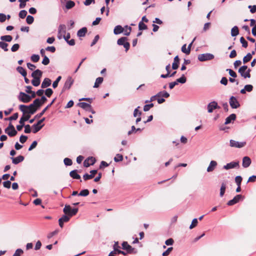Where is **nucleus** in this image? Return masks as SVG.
I'll return each instance as SVG.
<instances>
[{
	"label": "nucleus",
	"mask_w": 256,
	"mask_h": 256,
	"mask_svg": "<svg viewBox=\"0 0 256 256\" xmlns=\"http://www.w3.org/2000/svg\"><path fill=\"white\" fill-rule=\"evenodd\" d=\"M28 106L20 104L19 106V109L22 112L23 114H29L30 116L31 115L34 114L38 110L35 107L29 108Z\"/></svg>",
	"instance_id": "f257e3e1"
},
{
	"label": "nucleus",
	"mask_w": 256,
	"mask_h": 256,
	"mask_svg": "<svg viewBox=\"0 0 256 256\" xmlns=\"http://www.w3.org/2000/svg\"><path fill=\"white\" fill-rule=\"evenodd\" d=\"M78 208H73L68 204H66L64 208L63 209V212L64 214L68 216L72 217L75 216L78 212Z\"/></svg>",
	"instance_id": "f03ea898"
},
{
	"label": "nucleus",
	"mask_w": 256,
	"mask_h": 256,
	"mask_svg": "<svg viewBox=\"0 0 256 256\" xmlns=\"http://www.w3.org/2000/svg\"><path fill=\"white\" fill-rule=\"evenodd\" d=\"M126 40H128V38L124 36L120 38L117 40V44L119 46H123L126 52H127L130 48V44Z\"/></svg>",
	"instance_id": "7ed1b4c3"
},
{
	"label": "nucleus",
	"mask_w": 256,
	"mask_h": 256,
	"mask_svg": "<svg viewBox=\"0 0 256 256\" xmlns=\"http://www.w3.org/2000/svg\"><path fill=\"white\" fill-rule=\"evenodd\" d=\"M122 248L126 250L128 254L136 253V249L130 246L127 242H123L122 244Z\"/></svg>",
	"instance_id": "20e7f679"
},
{
	"label": "nucleus",
	"mask_w": 256,
	"mask_h": 256,
	"mask_svg": "<svg viewBox=\"0 0 256 256\" xmlns=\"http://www.w3.org/2000/svg\"><path fill=\"white\" fill-rule=\"evenodd\" d=\"M214 55L210 53L200 54L198 56V60L200 62H205L214 59Z\"/></svg>",
	"instance_id": "39448f33"
},
{
	"label": "nucleus",
	"mask_w": 256,
	"mask_h": 256,
	"mask_svg": "<svg viewBox=\"0 0 256 256\" xmlns=\"http://www.w3.org/2000/svg\"><path fill=\"white\" fill-rule=\"evenodd\" d=\"M18 100L24 103H28L31 101L30 96L20 92L18 96Z\"/></svg>",
	"instance_id": "423d86ee"
},
{
	"label": "nucleus",
	"mask_w": 256,
	"mask_h": 256,
	"mask_svg": "<svg viewBox=\"0 0 256 256\" xmlns=\"http://www.w3.org/2000/svg\"><path fill=\"white\" fill-rule=\"evenodd\" d=\"M246 145V142H239L238 141H236L233 140H230V146L231 147L236 148H242L244 147Z\"/></svg>",
	"instance_id": "0eeeda50"
},
{
	"label": "nucleus",
	"mask_w": 256,
	"mask_h": 256,
	"mask_svg": "<svg viewBox=\"0 0 256 256\" xmlns=\"http://www.w3.org/2000/svg\"><path fill=\"white\" fill-rule=\"evenodd\" d=\"M229 103L230 107L232 108H237L240 106V104L236 99V98L234 96H231L229 100Z\"/></svg>",
	"instance_id": "6e6552de"
},
{
	"label": "nucleus",
	"mask_w": 256,
	"mask_h": 256,
	"mask_svg": "<svg viewBox=\"0 0 256 256\" xmlns=\"http://www.w3.org/2000/svg\"><path fill=\"white\" fill-rule=\"evenodd\" d=\"M74 80L71 76H68L64 82V86L62 89V92L66 90L70 89L74 84Z\"/></svg>",
	"instance_id": "1a4fd4ad"
},
{
	"label": "nucleus",
	"mask_w": 256,
	"mask_h": 256,
	"mask_svg": "<svg viewBox=\"0 0 256 256\" xmlns=\"http://www.w3.org/2000/svg\"><path fill=\"white\" fill-rule=\"evenodd\" d=\"M244 198V196L241 194H237L232 200H229L227 204L230 206H233L238 202L239 201Z\"/></svg>",
	"instance_id": "9d476101"
},
{
	"label": "nucleus",
	"mask_w": 256,
	"mask_h": 256,
	"mask_svg": "<svg viewBox=\"0 0 256 256\" xmlns=\"http://www.w3.org/2000/svg\"><path fill=\"white\" fill-rule=\"evenodd\" d=\"M96 162V158L92 156H90L84 162V166L88 168L90 166L94 165Z\"/></svg>",
	"instance_id": "9b49d317"
},
{
	"label": "nucleus",
	"mask_w": 256,
	"mask_h": 256,
	"mask_svg": "<svg viewBox=\"0 0 256 256\" xmlns=\"http://www.w3.org/2000/svg\"><path fill=\"white\" fill-rule=\"evenodd\" d=\"M218 108H220V106H218V103L216 101H213L208 104V112L209 113H211L213 112L214 110Z\"/></svg>",
	"instance_id": "f8f14e48"
},
{
	"label": "nucleus",
	"mask_w": 256,
	"mask_h": 256,
	"mask_svg": "<svg viewBox=\"0 0 256 256\" xmlns=\"http://www.w3.org/2000/svg\"><path fill=\"white\" fill-rule=\"evenodd\" d=\"M56 98H54L52 101L50 102V104H49L44 108L40 113L38 114L35 116V118H40L42 117L44 114V112L46 111V110L50 108L52 104L54 102L56 101Z\"/></svg>",
	"instance_id": "ddd939ff"
},
{
	"label": "nucleus",
	"mask_w": 256,
	"mask_h": 256,
	"mask_svg": "<svg viewBox=\"0 0 256 256\" xmlns=\"http://www.w3.org/2000/svg\"><path fill=\"white\" fill-rule=\"evenodd\" d=\"M239 162H232L230 163L227 164L226 165H224L223 167V168L225 170H229L231 168H236L239 167Z\"/></svg>",
	"instance_id": "4468645a"
},
{
	"label": "nucleus",
	"mask_w": 256,
	"mask_h": 256,
	"mask_svg": "<svg viewBox=\"0 0 256 256\" xmlns=\"http://www.w3.org/2000/svg\"><path fill=\"white\" fill-rule=\"evenodd\" d=\"M70 216L68 215L64 214L58 220V224L60 228H62L64 226V223L68 222L70 220Z\"/></svg>",
	"instance_id": "2eb2a0df"
},
{
	"label": "nucleus",
	"mask_w": 256,
	"mask_h": 256,
	"mask_svg": "<svg viewBox=\"0 0 256 256\" xmlns=\"http://www.w3.org/2000/svg\"><path fill=\"white\" fill-rule=\"evenodd\" d=\"M42 104L39 98L35 99L33 102L28 105L29 108L35 107L38 109Z\"/></svg>",
	"instance_id": "dca6fc26"
},
{
	"label": "nucleus",
	"mask_w": 256,
	"mask_h": 256,
	"mask_svg": "<svg viewBox=\"0 0 256 256\" xmlns=\"http://www.w3.org/2000/svg\"><path fill=\"white\" fill-rule=\"evenodd\" d=\"M252 162L250 158L247 156H244L242 158V166L244 168L248 167Z\"/></svg>",
	"instance_id": "f3484780"
},
{
	"label": "nucleus",
	"mask_w": 256,
	"mask_h": 256,
	"mask_svg": "<svg viewBox=\"0 0 256 256\" xmlns=\"http://www.w3.org/2000/svg\"><path fill=\"white\" fill-rule=\"evenodd\" d=\"M11 159L12 160V162L14 164H19L20 162H22L24 159V158L22 156H19L16 158H11Z\"/></svg>",
	"instance_id": "a211bd4d"
},
{
	"label": "nucleus",
	"mask_w": 256,
	"mask_h": 256,
	"mask_svg": "<svg viewBox=\"0 0 256 256\" xmlns=\"http://www.w3.org/2000/svg\"><path fill=\"white\" fill-rule=\"evenodd\" d=\"M180 64V58H178V56H176L174 57V62L172 64V68L173 70H177L179 67Z\"/></svg>",
	"instance_id": "6ab92c4d"
},
{
	"label": "nucleus",
	"mask_w": 256,
	"mask_h": 256,
	"mask_svg": "<svg viewBox=\"0 0 256 256\" xmlns=\"http://www.w3.org/2000/svg\"><path fill=\"white\" fill-rule=\"evenodd\" d=\"M218 164L217 162L215 160H212L210 162V164L208 166L207 168V172H212L216 166Z\"/></svg>",
	"instance_id": "aec40b11"
},
{
	"label": "nucleus",
	"mask_w": 256,
	"mask_h": 256,
	"mask_svg": "<svg viewBox=\"0 0 256 256\" xmlns=\"http://www.w3.org/2000/svg\"><path fill=\"white\" fill-rule=\"evenodd\" d=\"M88 30L86 27H83L82 28L80 29L77 32L78 36L84 37L85 36L86 33L87 32Z\"/></svg>",
	"instance_id": "412c9836"
},
{
	"label": "nucleus",
	"mask_w": 256,
	"mask_h": 256,
	"mask_svg": "<svg viewBox=\"0 0 256 256\" xmlns=\"http://www.w3.org/2000/svg\"><path fill=\"white\" fill-rule=\"evenodd\" d=\"M70 176L74 179L80 180V174H78V170H72L70 172Z\"/></svg>",
	"instance_id": "4be33fe9"
},
{
	"label": "nucleus",
	"mask_w": 256,
	"mask_h": 256,
	"mask_svg": "<svg viewBox=\"0 0 256 256\" xmlns=\"http://www.w3.org/2000/svg\"><path fill=\"white\" fill-rule=\"evenodd\" d=\"M51 80L49 78H45L41 85L42 88H46L51 84Z\"/></svg>",
	"instance_id": "5701e85b"
},
{
	"label": "nucleus",
	"mask_w": 256,
	"mask_h": 256,
	"mask_svg": "<svg viewBox=\"0 0 256 256\" xmlns=\"http://www.w3.org/2000/svg\"><path fill=\"white\" fill-rule=\"evenodd\" d=\"M236 114H230L226 118L224 124H230L232 120H236Z\"/></svg>",
	"instance_id": "b1692460"
},
{
	"label": "nucleus",
	"mask_w": 256,
	"mask_h": 256,
	"mask_svg": "<svg viewBox=\"0 0 256 256\" xmlns=\"http://www.w3.org/2000/svg\"><path fill=\"white\" fill-rule=\"evenodd\" d=\"M120 246H119L118 242H114V244L113 245V249L114 250L110 252V256H112V254H116V252L120 250Z\"/></svg>",
	"instance_id": "393cba45"
},
{
	"label": "nucleus",
	"mask_w": 256,
	"mask_h": 256,
	"mask_svg": "<svg viewBox=\"0 0 256 256\" xmlns=\"http://www.w3.org/2000/svg\"><path fill=\"white\" fill-rule=\"evenodd\" d=\"M124 28L118 25L115 26L114 30V34L117 35L123 32Z\"/></svg>",
	"instance_id": "a878e982"
},
{
	"label": "nucleus",
	"mask_w": 256,
	"mask_h": 256,
	"mask_svg": "<svg viewBox=\"0 0 256 256\" xmlns=\"http://www.w3.org/2000/svg\"><path fill=\"white\" fill-rule=\"evenodd\" d=\"M66 27L65 24H60L58 28V34H66Z\"/></svg>",
	"instance_id": "bb28decb"
},
{
	"label": "nucleus",
	"mask_w": 256,
	"mask_h": 256,
	"mask_svg": "<svg viewBox=\"0 0 256 256\" xmlns=\"http://www.w3.org/2000/svg\"><path fill=\"white\" fill-rule=\"evenodd\" d=\"M77 105L86 111H87L88 110V108L91 107V105L90 104L85 102H78Z\"/></svg>",
	"instance_id": "cd10ccee"
},
{
	"label": "nucleus",
	"mask_w": 256,
	"mask_h": 256,
	"mask_svg": "<svg viewBox=\"0 0 256 256\" xmlns=\"http://www.w3.org/2000/svg\"><path fill=\"white\" fill-rule=\"evenodd\" d=\"M248 69V66L244 65L240 67L238 69V72L240 74V76L245 78L246 70Z\"/></svg>",
	"instance_id": "c85d7f7f"
},
{
	"label": "nucleus",
	"mask_w": 256,
	"mask_h": 256,
	"mask_svg": "<svg viewBox=\"0 0 256 256\" xmlns=\"http://www.w3.org/2000/svg\"><path fill=\"white\" fill-rule=\"evenodd\" d=\"M41 77H34L32 80V84L34 86H38L40 84Z\"/></svg>",
	"instance_id": "c756f323"
},
{
	"label": "nucleus",
	"mask_w": 256,
	"mask_h": 256,
	"mask_svg": "<svg viewBox=\"0 0 256 256\" xmlns=\"http://www.w3.org/2000/svg\"><path fill=\"white\" fill-rule=\"evenodd\" d=\"M30 117L29 114H23V116L20 118L19 121L20 124H24L25 122L28 120Z\"/></svg>",
	"instance_id": "7c9ffc66"
},
{
	"label": "nucleus",
	"mask_w": 256,
	"mask_h": 256,
	"mask_svg": "<svg viewBox=\"0 0 256 256\" xmlns=\"http://www.w3.org/2000/svg\"><path fill=\"white\" fill-rule=\"evenodd\" d=\"M44 124L39 126L36 123L34 124L32 126V127L34 128L32 130V132L34 134H36L38 132V131H40L42 128L44 126Z\"/></svg>",
	"instance_id": "2f4dec72"
},
{
	"label": "nucleus",
	"mask_w": 256,
	"mask_h": 256,
	"mask_svg": "<svg viewBox=\"0 0 256 256\" xmlns=\"http://www.w3.org/2000/svg\"><path fill=\"white\" fill-rule=\"evenodd\" d=\"M42 72L40 70L37 69L32 72L31 76L32 78L42 77Z\"/></svg>",
	"instance_id": "473e14b6"
},
{
	"label": "nucleus",
	"mask_w": 256,
	"mask_h": 256,
	"mask_svg": "<svg viewBox=\"0 0 256 256\" xmlns=\"http://www.w3.org/2000/svg\"><path fill=\"white\" fill-rule=\"evenodd\" d=\"M239 34L238 28L237 26H234L231 30V36H236Z\"/></svg>",
	"instance_id": "72a5a7b5"
},
{
	"label": "nucleus",
	"mask_w": 256,
	"mask_h": 256,
	"mask_svg": "<svg viewBox=\"0 0 256 256\" xmlns=\"http://www.w3.org/2000/svg\"><path fill=\"white\" fill-rule=\"evenodd\" d=\"M156 96H158V97H160L162 96L163 98H168L170 96V94L166 91H160L158 92Z\"/></svg>",
	"instance_id": "f704fd0d"
},
{
	"label": "nucleus",
	"mask_w": 256,
	"mask_h": 256,
	"mask_svg": "<svg viewBox=\"0 0 256 256\" xmlns=\"http://www.w3.org/2000/svg\"><path fill=\"white\" fill-rule=\"evenodd\" d=\"M75 6V2L72 0H68L66 4V10H70L74 8Z\"/></svg>",
	"instance_id": "c9c22d12"
},
{
	"label": "nucleus",
	"mask_w": 256,
	"mask_h": 256,
	"mask_svg": "<svg viewBox=\"0 0 256 256\" xmlns=\"http://www.w3.org/2000/svg\"><path fill=\"white\" fill-rule=\"evenodd\" d=\"M104 80V78L102 77H98L96 78V82H94V88H97L99 86L100 84Z\"/></svg>",
	"instance_id": "e433bc0d"
},
{
	"label": "nucleus",
	"mask_w": 256,
	"mask_h": 256,
	"mask_svg": "<svg viewBox=\"0 0 256 256\" xmlns=\"http://www.w3.org/2000/svg\"><path fill=\"white\" fill-rule=\"evenodd\" d=\"M16 70L20 74L23 76H26L27 72L24 68L22 66H18L16 68Z\"/></svg>",
	"instance_id": "4c0bfd02"
},
{
	"label": "nucleus",
	"mask_w": 256,
	"mask_h": 256,
	"mask_svg": "<svg viewBox=\"0 0 256 256\" xmlns=\"http://www.w3.org/2000/svg\"><path fill=\"white\" fill-rule=\"evenodd\" d=\"M0 40L6 42H10L12 40V37L10 35L3 36L0 37Z\"/></svg>",
	"instance_id": "58836bf2"
},
{
	"label": "nucleus",
	"mask_w": 256,
	"mask_h": 256,
	"mask_svg": "<svg viewBox=\"0 0 256 256\" xmlns=\"http://www.w3.org/2000/svg\"><path fill=\"white\" fill-rule=\"evenodd\" d=\"M176 82L178 83H180L182 84H184L186 82V78L184 74H182L180 78H178L176 80Z\"/></svg>",
	"instance_id": "ea45409f"
},
{
	"label": "nucleus",
	"mask_w": 256,
	"mask_h": 256,
	"mask_svg": "<svg viewBox=\"0 0 256 256\" xmlns=\"http://www.w3.org/2000/svg\"><path fill=\"white\" fill-rule=\"evenodd\" d=\"M226 189V186L224 183H222L220 188V197H222L224 194L225 191Z\"/></svg>",
	"instance_id": "a19ab883"
},
{
	"label": "nucleus",
	"mask_w": 256,
	"mask_h": 256,
	"mask_svg": "<svg viewBox=\"0 0 256 256\" xmlns=\"http://www.w3.org/2000/svg\"><path fill=\"white\" fill-rule=\"evenodd\" d=\"M252 58V54H250V53H248L246 56H244L243 58V62L244 64H246L249 61L251 60Z\"/></svg>",
	"instance_id": "79ce46f5"
},
{
	"label": "nucleus",
	"mask_w": 256,
	"mask_h": 256,
	"mask_svg": "<svg viewBox=\"0 0 256 256\" xmlns=\"http://www.w3.org/2000/svg\"><path fill=\"white\" fill-rule=\"evenodd\" d=\"M89 190L88 189H84L82 190L78 194L79 196H86L89 194Z\"/></svg>",
	"instance_id": "37998d69"
},
{
	"label": "nucleus",
	"mask_w": 256,
	"mask_h": 256,
	"mask_svg": "<svg viewBox=\"0 0 256 256\" xmlns=\"http://www.w3.org/2000/svg\"><path fill=\"white\" fill-rule=\"evenodd\" d=\"M148 28L147 26L142 22H140L138 23V30H146Z\"/></svg>",
	"instance_id": "c03bdc74"
},
{
	"label": "nucleus",
	"mask_w": 256,
	"mask_h": 256,
	"mask_svg": "<svg viewBox=\"0 0 256 256\" xmlns=\"http://www.w3.org/2000/svg\"><path fill=\"white\" fill-rule=\"evenodd\" d=\"M8 44L4 42H0V48L4 50V52L8 51L7 48Z\"/></svg>",
	"instance_id": "a18cd8bd"
},
{
	"label": "nucleus",
	"mask_w": 256,
	"mask_h": 256,
	"mask_svg": "<svg viewBox=\"0 0 256 256\" xmlns=\"http://www.w3.org/2000/svg\"><path fill=\"white\" fill-rule=\"evenodd\" d=\"M123 160V156L121 154H118L114 158V161L115 162H120L122 161Z\"/></svg>",
	"instance_id": "49530a36"
},
{
	"label": "nucleus",
	"mask_w": 256,
	"mask_h": 256,
	"mask_svg": "<svg viewBox=\"0 0 256 256\" xmlns=\"http://www.w3.org/2000/svg\"><path fill=\"white\" fill-rule=\"evenodd\" d=\"M240 43L242 44V47H244V48H246L248 47V43L246 40L244 38V37L242 36L240 38Z\"/></svg>",
	"instance_id": "de8ad7c7"
},
{
	"label": "nucleus",
	"mask_w": 256,
	"mask_h": 256,
	"mask_svg": "<svg viewBox=\"0 0 256 256\" xmlns=\"http://www.w3.org/2000/svg\"><path fill=\"white\" fill-rule=\"evenodd\" d=\"M34 18L32 16L28 15L27 16L26 18V22L28 24H31L34 22Z\"/></svg>",
	"instance_id": "09e8293b"
},
{
	"label": "nucleus",
	"mask_w": 256,
	"mask_h": 256,
	"mask_svg": "<svg viewBox=\"0 0 256 256\" xmlns=\"http://www.w3.org/2000/svg\"><path fill=\"white\" fill-rule=\"evenodd\" d=\"M30 58L33 62H36L40 60V56L38 54H33L31 56Z\"/></svg>",
	"instance_id": "8fccbe9b"
},
{
	"label": "nucleus",
	"mask_w": 256,
	"mask_h": 256,
	"mask_svg": "<svg viewBox=\"0 0 256 256\" xmlns=\"http://www.w3.org/2000/svg\"><path fill=\"white\" fill-rule=\"evenodd\" d=\"M61 79H62V76H58L56 78V80L52 84V87H53V88H56L58 86V84L60 80Z\"/></svg>",
	"instance_id": "3c124183"
},
{
	"label": "nucleus",
	"mask_w": 256,
	"mask_h": 256,
	"mask_svg": "<svg viewBox=\"0 0 256 256\" xmlns=\"http://www.w3.org/2000/svg\"><path fill=\"white\" fill-rule=\"evenodd\" d=\"M28 12L26 10H21L18 14V16L21 18H24L26 16Z\"/></svg>",
	"instance_id": "603ef678"
},
{
	"label": "nucleus",
	"mask_w": 256,
	"mask_h": 256,
	"mask_svg": "<svg viewBox=\"0 0 256 256\" xmlns=\"http://www.w3.org/2000/svg\"><path fill=\"white\" fill-rule=\"evenodd\" d=\"M64 162L66 166H70L72 164V160L68 158L64 159Z\"/></svg>",
	"instance_id": "864d4df0"
},
{
	"label": "nucleus",
	"mask_w": 256,
	"mask_h": 256,
	"mask_svg": "<svg viewBox=\"0 0 256 256\" xmlns=\"http://www.w3.org/2000/svg\"><path fill=\"white\" fill-rule=\"evenodd\" d=\"M226 71L228 72L229 74L232 78H235L237 76V74L235 72L230 68H227Z\"/></svg>",
	"instance_id": "5fc2aeb1"
},
{
	"label": "nucleus",
	"mask_w": 256,
	"mask_h": 256,
	"mask_svg": "<svg viewBox=\"0 0 256 256\" xmlns=\"http://www.w3.org/2000/svg\"><path fill=\"white\" fill-rule=\"evenodd\" d=\"M154 106V104L150 103V104H145L144 106V111L148 112L150 109Z\"/></svg>",
	"instance_id": "6e6d98bb"
},
{
	"label": "nucleus",
	"mask_w": 256,
	"mask_h": 256,
	"mask_svg": "<svg viewBox=\"0 0 256 256\" xmlns=\"http://www.w3.org/2000/svg\"><path fill=\"white\" fill-rule=\"evenodd\" d=\"M52 94L53 90L50 88H48L45 90V94L48 98L50 97Z\"/></svg>",
	"instance_id": "4d7b16f0"
},
{
	"label": "nucleus",
	"mask_w": 256,
	"mask_h": 256,
	"mask_svg": "<svg viewBox=\"0 0 256 256\" xmlns=\"http://www.w3.org/2000/svg\"><path fill=\"white\" fill-rule=\"evenodd\" d=\"M50 62V59L48 58V56H44L42 63L44 65L46 66L48 64H49Z\"/></svg>",
	"instance_id": "13d9d810"
},
{
	"label": "nucleus",
	"mask_w": 256,
	"mask_h": 256,
	"mask_svg": "<svg viewBox=\"0 0 256 256\" xmlns=\"http://www.w3.org/2000/svg\"><path fill=\"white\" fill-rule=\"evenodd\" d=\"M17 131L14 128L13 130H10V132H8V134L10 137H13L16 135Z\"/></svg>",
	"instance_id": "bf43d9fd"
},
{
	"label": "nucleus",
	"mask_w": 256,
	"mask_h": 256,
	"mask_svg": "<svg viewBox=\"0 0 256 256\" xmlns=\"http://www.w3.org/2000/svg\"><path fill=\"white\" fill-rule=\"evenodd\" d=\"M198 222L197 218H194L192 220L191 224L190 226V228L192 229L194 228L195 226H196L198 224Z\"/></svg>",
	"instance_id": "052dcab7"
},
{
	"label": "nucleus",
	"mask_w": 256,
	"mask_h": 256,
	"mask_svg": "<svg viewBox=\"0 0 256 256\" xmlns=\"http://www.w3.org/2000/svg\"><path fill=\"white\" fill-rule=\"evenodd\" d=\"M29 0H19L20 2L19 7L20 8H24L26 6V2H28Z\"/></svg>",
	"instance_id": "680f3d73"
},
{
	"label": "nucleus",
	"mask_w": 256,
	"mask_h": 256,
	"mask_svg": "<svg viewBox=\"0 0 256 256\" xmlns=\"http://www.w3.org/2000/svg\"><path fill=\"white\" fill-rule=\"evenodd\" d=\"M182 52L186 54H190V49H187L186 48V44H184V45H183L182 47Z\"/></svg>",
	"instance_id": "e2e57ef3"
},
{
	"label": "nucleus",
	"mask_w": 256,
	"mask_h": 256,
	"mask_svg": "<svg viewBox=\"0 0 256 256\" xmlns=\"http://www.w3.org/2000/svg\"><path fill=\"white\" fill-rule=\"evenodd\" d=\"M242 180V178L240 176H236L235 178V182H236V185L241 184Z\"/></svg>",
	"instance_id": "0e129e2a"
},
{
	"label": "nucleus",
	"mask_w": 256,
	"mask_h": 256,
	"mask_svg": "<svg viewBox=\"0 0 256 256\" xmlns=\"http://www.w3.org/2000/svg\"><path fill=\"white\" fill-rule=\"evenodd\" d=\"M24 252L23 250L21 248H18L12 256H20Z\"/></svg>",
	"instance_id": "69168bd1"
},
{
	"label": "nucleus",
	"mask_w": 256,
	"mask_h": 256,
	"mask_svg": "<svg viewBox=\"0 0 256 256\" xmlns=\"http://www.w3.org/2000/svg\"><path fill=\"white\" fill-rule=\"evenodd\" d=\"M172 250H173L172 247L168 248L166 250H165L164 252H163L162 256H168L170 254V252L172 251Z\"/></svg>",
	"instance_id": "338daca9"
},
{
	"label": "nucleus",
	"mask_w": 256,
	"mask_h": 256,
	"mask_svg": "<svg viewBox=\"0 0 256 256\" xmlns=\"http://www.w3.org/2000/svg\"><path fill=\"white\" fill-rule=\"evenodd\" d=\"M20 48V45L19 44H14L12 48H11V50L12 52H16L17 50H18Z\"/></svg>",
	"instance_id": "774afa93"
}]
</instances>
